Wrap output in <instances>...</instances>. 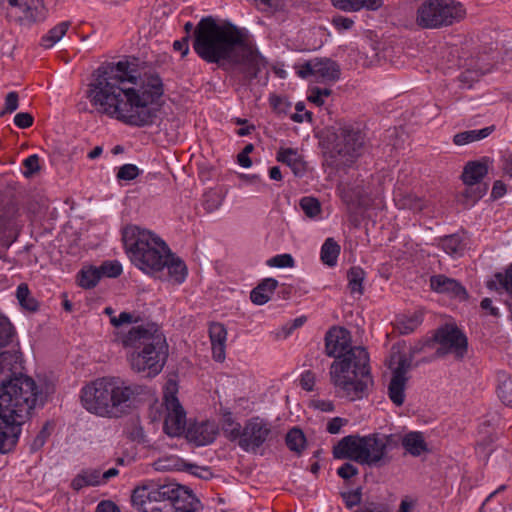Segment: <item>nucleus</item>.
<instances>
[{"instance_id": "obj_27", "label": "nucleus", "mask_w": 512, "mask_h": 512, "mask_svg": "<svg viewBox=\"0 0 512 512\" xmlns=\"http://www.w3.org/2000/svg\"><path fill=\"white\" fill-rule=\"evenodd\" d=\"M440 246L445 253L451 256H461L466 248L459 234L446 235L440 239Z\"/></svg>"}, {"instance_id": "obj_50", "label": "nucleus", "mask_w": 512, "mask_h": 512, "mask_svg": "<svg viewBox=\"0 0 512 512\" xmlns=\"http://www.w3.org/2000/svg\"><path fill=\"white\" fill-rule=\"evenodd\" d=\"M183 469L202 479H209L212 477V472L208 467H201L192 463H183Z\"/></svg>"}, {"instance_id": "obj_4", "label": "nucleus", "mask_w": 512, "mask_h": 512, "mask_svg": "<svg viewBox=\"0 0 512 512\" xmlns=\"http://www.w3.org/2000/svg\"><path fill=\"white\" fill-rule=\"evenodd\" d=\"M325 351L335 358L329 375L336 391L351 401L366 397L373 385L366 349L351 346L350 332L335 326L325 335Z\"/></svg>"}, {"instance_id": "obj_9", "label": "nucleus", "mask_w": 512, "mask_h": 512, "mask_svg": "<svg viewBox=\"0 0 512 512\" xmlns=\"http://www.w3.org/2000/svg\"><path fill=\"white\" fill-rule=\"evenodd\" d=\"M466 17L463 4L455 0H425L417 9L415 22L422 29H441Z\"/></svg>"}, {"instance_id": "obj_32", "label": "nucleus", "mask_w": 512, "mask_h": 512, "mask_svg": "<svg viewBox=\"0 0 512 512\" xmlns=\"http://www.w3.org/2000/svg\"><path fill=\"white\" fill-rule=\"evenodd\" d=\"M16 298L23 309L30 312H35L38 310V301L31 296L30 290L26 283H21L17 287Z\"/></svg>"}, {"instance_id": "obj_48", "label": "nucleus", "mask_w": 512, "mask_h": 512, "mask_svg": "<svg viewBox=\"0 0 512 512\" xmlns=\"http://www.w3.org/2000/svg\"><path fill=\"white\" fill-rule=\"evenodd\" d=\"M267 265L270 267H277V268H292L295 265V261L293 257L290 254H279L272 258H270L267 261Z\"/></svg>"}, {"instance_id": "obj_61", "label": "nucleus", "mask_w": 512, "mask_h": 512, "mask_svg": "<svg viewBox=\"0 0 512 512\" xmlns=\"http://www.w3.org/2000/svg\"><path fill=\"white\" fill-rule=\"evenodd\" d=\"M354 512H389L387 507L380 503H367L355 510Z\"/></svg>"}, {"instance_id": "obj_2", "label": "nucleus", "mask_w": 512, "mask_h": 512, "mask_svg": "<svg viewBox=\"0 0 512 512\" xmlns=\"http://www.w3.org/2000/svg\"><path fill=\"white\" fill-rule=\"evenodd\" d=\"M364 148V135L358 129L335 122L322 132V165L335 168L338 192L351 214L360 215L373 202L369 184L352 168Z\"/></svg>"}, {"instance_id": "obj_3", "label": "nucleus", "mask_w": 512, "mask_h": 512, "mask_svg": "<svg viewBox=\"0 0 512 512\" xmlns=\"http://www.w3.org/2000/svg\"><path fill=\"white\" fill-rule=\"evenodd\" d=\"M193 49L204 61L224 70L239 68L250 78H256L267 64L244 29L231 23L220 25L211 16L197 24Z\"/></svg>"}, {"instance_id": "obj_5", "label": "nucleus", "mask_w": 512, "mask_h": 512, "mask_svg": "<svg viewBox=\"0 0 512 512\" xmlns=\"http://www.w3.org/2000/svg\"><path fill=\"white\" fill-rule=\"evenodd\" d=\"M39 389L33 379L18 377L0 388V453L10 452L17 444L22 425L35 408Z\"/></svg>"}, {"instance_id": "obj_8", "label": "nucleus", "mask_w": 512, "mask_h": 512, "mask_svg": "<svg viewBox=\"0 0 512 512\" xmlns=\"http://www.w3.org/2000/svg\"><path fill=\"white\" fill-rule=\"evenodd\" d=\"M122 240L131 262L143 272L155 275L165 268L170 248L155 233L128 225L122 231Z\"/></svg>"}, {"instance_id": "obj_23", "label": "nucleus", "mask_w": 512, "mask_h": 512, "mask_svg": "<svg viewBox=\"0 0 512 512\" xmlns=\"http://www.w3.org/2000/svg\"><path fill=\"white\" fill-rule=\"evenodd\" d=\"M488 167L485 162L470 161L468 162L462 173L464 184H477L487 175Z\"/></svg>"}, {"instance_id": "obj_46", "label": "nucleus", "mask_w": 512, "mask_h": 512, "mask_svg": "<svg viewBox=\"0 0 512 512\" xmlns=\"http://www.w3.org/2000/svg\"><path fill=\"white\" fill-rule=\"evenodd\" d=\"M100 276L116 278L122 273V266L118 261H106L99 268Z\"/></svg>"}, {"instance_id": "obj_51", "label": "nucleus", "mask_w": 512, "mask_h": 512, "mask_svg": "<svg viewBox=\"0 0 512 512\" xmlns=\"http://www.w3.org/2000/svg\"><path fill=\"white\" fill-rule=\"evenodd\" d=\"M23 165L26 168V170L23 173L24 176L31 177L33 174L40 170L38 155H30L28 158L24 160Z\"/></svg>"}, {"instance_id": "obj_57", "label": "nucleus", "mask_w": 512, "mask_h": 512, "mask_svg": "<svg viewBox=\"0 0 512 512\" xmlns=\"http://www.w3.org/2000/svg\"><path fill=\"white\" fill-rule=\"evenodd\" d=\"M295 109L296 113L291 117L293 121L301 123L304 121V118H306L307 121L311 122L312 113L310 111H305L304 114H301V112L305 110V105L303 102H298L295 106Z\"/></svg>"}, {"instance_id": "obj_14", "label": "nucleus", "mask_w": 512, "mask_h": 512, "mask_svg": "<svg viewBox=\"0 0 512 512\" xmlns=\"http://www.w3.org/2000/svg\"><path fill=\"white\" fill-rule=\"evenodd\" d=\"M362 465L382 466L390 462L391 458L385 451V443L379 438V433L365 436Z\"/></svg>"}, {"instance_id": "obj_36", "label": "nucleus", "mask_w": 512, "mask_h": 512, "mask_svg": "<svg viewBox=\"0 0 512 512\" xmlns=\"http://www.w3.org/2000/svg\"><path fill=\"white\" fill-rule=\"evenodd\" d=\"M348 288L351 293H363V281L365 278V272L358 266L351 267L347 272Z\"/></svg>"}, {"instance_id": "obj_30", "label": "nucleus", "mask_w": 512, "mask_h": 512, "mask_svg": "<svg viewBox=\"0 0 512 512\" xmlns=\"http://www.w3.org/2000/svg\"><path fill=\"white\" fill-rule=\"evenodd\" d=\"M341 67L329 58H322V84H334L341 77Z\"/></svg>"}, {"instance_id": "obj_25", "label": "nucleus", "mask_w": 512, "mask_h": 512, "mask_svg": "<svg viewBox=\"0 0 512 512\" xmlns=\"http://www.w3.org/2000/svg\"><path fill=\"white\" fill-rule=\"evenodd\" d=\"M101 482V471L98 469H85L78 473L71 482L75 491H80L86 486H97Z\"/></svg>"}, {"instance_id": "obj_26", "label": "nucleus", "mask_w": 512, "mask_h": 512, "mask_svg": "<svg viewBox=\"0 0 512 512\" xmlns=\"http://www.w3.org/2000/svg\"><path fill=\"white\" fill-rule=\"evenodd\" d=\"M277 160L289 166L295 176L303 175L305 170L304 163L292 148L280 149L277 153Z\"/></svg>"}, {"instance_id": "obj_55", "label": "nucleus", "mask_w": 512, "mask_h": 512, "mask_svg": "<svg viewBox=\"0 0 512 512\" xmlns=\"http://www.w3.org/2000/svg\"><path fill=\"white\" fill-rule=\"evenodd\" d=\"M33 121V116L27 112L17 113L14 117L15 125L21 129L29 128L30 126H32Z\"/></svg>"}, {"instance_id": "obj_53", "label": "nucleus", "mask_w": 512, "mask_h": 512, "mask_svg": "<svg viewBox=\"0 0 512 512\" xmlns=\"http://www.w3.org/2000/svg\"><path fill=\"white\" fill-rule=\"evenodd\" d=\"M19 97L16 92H9L5 98V109L0 112V116L5 113H12L18 108Z\"/></svg>"}, {"instance_id": "obj_31", "label": "nucleus", "mask_w": 512, "mask_h": 512, "mask_svg": "<svg viewBox=\"0 0 512 512\" xmlns=\"http://www.w3.org/2000/svg\"><path fill=\"white\" fill-rule=\"evenodd\" d=\"M70 25L71 23L69 21H63L51 28L48 33L42 37V46L50 48L59 42L67 33Z\"/></svg>"}, {"instance_id": "obj_19", "label": "nucleus", "mask_w": 512, "mask_h": 512, "mask_svg": "<svg viewBox=\"0 0 512 512\" xmlns=\"http://www.w3.org/2000/svg\"><path fill=\"white\" fill-rule=\"evenodd\" d=\"M209 337L214 360L218 362L224 361L227 339V330L225 326L219 322L211 323L209 326Z\"/></svg>"}, {"instance_id": "obj_7", "label": "nucleus", "mask_w": 512, "mask_h": 512, "mask_svg": "<svg viewBox=\"0 0 512 512\" xmlns=\"http://www.w3.org/2000/svg\"><path fill=\"white\" fill-rule=\"evenodd\" d=\"M120 341L127 352L131 369L146 377L158 375L168 358L166 338L156 323L133 326Z\"/></svg>"}, {"instance_id": "obj_62", "label": "nucleus", "mask_w": 512, "mask_h": 512, "mask_svg": "<svg viewBox=\"0 0 512 512\" xmlns=\"http://www.w3.org/2000/svg\"><path fill=\"white\" fill-rule=\"evenodd\" d=\"M175 51L180 52L182 57H185L189 53V36H184L180 40H176L173 43Z\"/></svg>"}, {"instance_id": "obj_13", "label": "nucleus", "mask_w": 512, "mask_h": 512, "mask_svg": "<svg viewBox=\"0 0 512 512\" xmlns=\"http://www.w3.org/2000/svg\"><path fill=\"white\" fill-rule=\"evenodd\" d=\"M365 436L348 435L343 437L333 447V456L336 459H349L362 464Z\"/></svg>"}, {"instance_id": "obj_18", "label": "nucleus", "mask_w": 512, "mask_h": 512, "mask_svg": "<svg viewBox=\"0 0 512 512\" xmlns=\"http://www.w3.org/2000/svg\"><path fill=\"white\" fill-rule=\"evenodd\" d=\"M430 286L437 293H446L460 300L468 298V293L461 283L442 274L431 276Z\"/></svg>"}, {"instance_id": "obj_43", "label": "nucleus", "mask_w": 512, "mask_h": 512, "mask_svg": "<svg viewBox=\"0 0 512 512\" xmlns=\"http://www.w3.org/2000/svg\"><path fill=\"white\" fill-rule=\"evenodd\" d=\"M222 203V197L216 190H209L203 195V207L208 212L211 213L218 209V207Z\"/></svg>"}, {"instance_id": "obj_35", "label": "nucleus", "mask_w": 512, "mask_h": 512, "mask_svg": "<svg viewBox=\"0 0 512 512\" xmlns=\"http://www.w3.org/2000/svg\"><path fill=\"white\" fill-rule=\"evenodd\" d=\"M466 189L463 192V197L465 198V205L472 206L479 199H481L488 190V184L480 182L477 184H465Z\"/></svg>"}, {"instance_id": "obj_59", "label": "nucleus", "mask_w": 512, "mask_h": 512, "mask_svg": "<svg viewBox=\"0 0 512 512\" xmlns=\"http://www.w3.org/2000/svg\"><path fill=\"white\" fill-rule=\"evenodd\" d=\"M300 385L304 390H313L315 385V375L311 371H306L301 376Z\"/></svg>"}, {"instance_id": "obj_58", "label": "nucleus", "mask_w": 512, "mask_h": 512, "mask_svg": "<svg viewBox=\"0 0 512 512\" xmlns=\"http://www.w3.org/2000/svg\"><path fill=\"white\" fill-rule=\"evenodd\" d=\"M380 440L385 443V451L388 454V449H393L398 447L400 441L402 438L398 435L390 434V435H384L379 434Z\"/></svg>"}, {"instance_id": "obj_37", "label": "nucleus", "mask_w": 512, "mask_h": 512, "mask_svg": "<svg viewBox=\"0 0 512 512\" xmlns=\"http://www.w3.org/2000/svg\"><path fill=\"white\" fill-rule=\"evenodd\" d=\"M287 447L297 453L300 454L301 451L304 449L306 444V438L302 430L298 428L291 429L285 438Z\"/></svg>"}, {"instance_id": "obj_33", "label": "nucleus", "mask_w": 512, "mask_h": 512, "mask_svg": "<svg viewBox=\"0 0 512 512\" xmlns=\"http://www.w3.org/2000/svg\"><path fill=\"white\" fill-rule=\"evenodd\" d=\"M222 430L225 437L230 441L241 439L243 428L240 423L236 422L230 412L226 413L223 417Z\"/></svg>"}, {"instance_id": "obj_34", "label": "nucleus", "mask_w": 512, "mask_h": 512, "mask_svg": "<svg viewBox=\"0 0 512 512\" xmlns=\"http://www.w3.org/2000/svg\"><path fill=\"white\" fill-rule=\"evenodd\" d=\"M25 17L31 22L44 20L46 9L42 0H30L24 2Z\"/></svg>"}, {"instance_id": "obj_60", "label": "nucleus", "mask_w": 512, "mask_h": 512, "mask_svg": "<svg viewBox=\"0 0 512 512\" xmlns=\"http://www.w3.org/2000/svg\"><path fill=\"white\" fill-rule=\"evenodd\" d=\"M259 9L273 11L280 7L281 0H254Z\"/></svg>"}, {"instance_id": "obj_1", "label": "nucleus", "mask_w": 512, "mask_h": 512, "mask_svg": "<svg viewBox=\"0 0 512 512\" xmlns=\"http://www.w3.org/2000/svg\"><path fill=\"white\" fill-rule=\"evenodd\" d=\"M130 66L128 61L102 64L88 84L86 98L99 114L137 127L152 125L159 118L162 80L151 75L140 88L128 87L136 81Z\"/></svg>"}, {"instance_id": "obj_28", "label": "nucleus", "mask_w": 512, "mask_h": 512, "mask_svg": "<svg viewBox=\"0 0 512 512\" xmlns=\"http://www.w3.org/2000/svg\"><path fill=\"white\" fill-rule=\"evenodd\" d=\"M341 246L333 239L327 238L322 244V263L334 267L337 265Z\"/></svg>"}, {"instance_id": "obj_10", "label": "nucleus", "mask_w": 512, "mask_h": 512, "mask_svg": "<svg viewBox=\"0 0 512 512\" xmlns=\"http://www.w3.org/2000/svg\"><path fill=\"white\" fill-rule=\"evenodd\" d=\"M433 341L441 345L436 351L437 356H443L448 352H453L457 358L461 359L467 352V337L454 325L447 324L438 328L434 334Z\"/></svg>"}, {"instance_id": "obj_41", "label": "nucleus", "mask_w": 512, "mask_h": 512, "mask_svg": "<svg viewBox=\"0 0 512 512\" xmlns=\"http://www.w3.org/2000/svg\"><path fill=\"white\" fill-rule=\"evenodd\" d=\"M299 205L308 218H314L320 214V202L315 197L305 196L300 199Z\"/></svg>"}, {"instance_id": "obj_29", "label": "nucleus", "mask_w": 512, "mask_h": 512, "mask_svg": "<svg viewBox=\"0 0 512 512\" xmlns=\"http://www.w3.org/2000/svg\"><path fill=\"white\" fill-rule=\"evenodd\" d=\"M493 129H494V127L490 126V127H485L480 130H469V131L460 132L454 136L453 142L456 145L461 146V145H465V144H468V143H471V142H474V141H477L480 139H484L491 134Z\"/></svg>"}, {"instance_id": "obj_47", "label": "nucleus", "mask_w": 512, "mask_h": 512, "mask_svg": "<svg viewBox=\"0 0 512 512\" xmlns=\"http://www.w3.org/2000/svg\"><path fill=\"white\" fill-rule=\"evenodd\" d=\"M333 95V91L329 88H322V107L325 109L327 115L330 117L336 115L338 112L339 101L333 96L331 103H328L324 98Z\"/></svg>"}, {"instance_id": "obj_12", "label": "nucleus", "mask_w": 512, "mask_h": 512, "mask_svg": "<svg viewBox=\"0 0 512 512\" xmlns=\"http://www.w3.org/2000/svg\"><path fill=\"white\" fill-rule=\"evenodd\" d=\"M167 415L164 430L170 436L180 435L186 426V413L175 395H165Z\"/></svg>"}, {"instance_id": "obj_20", "label": "nucleus", "mask_w": 512, "mask_h": 512, "mask_svg": "<svg viewBox=\"0 0 512 512\" xmlns=\"http://www.w3.org/2000/svg\"><path fill=\"white\" fill-rule=\"evenodd\" d=\"M331 3L344 12H358L362 9L376 11L383 6V0H331Z\"/></svg>"}, {"instance_id": "obj_49", "label": "nucleus", "mask_w": 512, "mask_h": 512, "mask_svg": "<svg viewBox=\"0 0 512 512\" xmlns=\"http://www.w3.org/2000/svg\"><path fill=\"white\" fill-rule=\"evenodd\" d=\"M140 171L139 168L134 164H125L121 166L117 172L118 180L131 181L134 180Z\"/></svg>"}, {"instance_id": "obj_52", "label": "nucleus", "mask_w": 512, "mask_h": 512, "mask_svg": "<svg viewBox=\"0 0 512 512\" xmlns=\"http://www.w3.org/2000/svg\"><path fill=\"white\" fill-rule=\"evenodd\" d=\"M332 24L339 32H342L350 30L354 25V20L349 17L337 15L332 18Z\"/></svg>"}, {"instance_id": "obj_40", "label": "nucleus", "mask_w": 512, "mask_h": 512, "mask_svg": "<svg viewBox=\"0 0 512 512\" xmlns=\"http://www.w3.org/2000/svg\"><path fill=\"white\" fill-rule=\"evenodd\" d=\"M15 335V330L10 320L0 315V348L9 345Z\"/></svg>"}, {"instance_id": "obj_39", "label": "nucleus", "mask_w": 512, "mask_h": 512, "mask_svg": "<svg viewBox=\"0 0 512 512\" xmlns=\"http://www.w3.org/2000/svg\"><path fill=\"white\" fill-rule=\"evenodd\" d=\"M100 278V270H98L97 268L81 270L78 275V284L82 288L91 289L97 285Z\"/></svg>"}, {"instance_id": "obj_54", "label": "nucleus", "mask_w": 512, "mask_h": 512, "mask_svg": "<svg viewBox=\"0 0 512 512\" xmlns=\"http://www.w3.org/2000/svg\"><path fill=\"white\" fill-rule=\"evenodd\" d=\"M337 474L342 479L348 480L358 474V468L352 463L346 462L337 469Z\"/></svg>"}, {"instance_id": "obj_15", "label": "nucleus", "mask_w": 512, "mask_h": 512, "mask_svg": "<svg viewBox=\"0 0 512 512\" xmlns=\"http://www.w3.org/2000/svg\"><path fill=\"white\" fill-rule=\"evenodd\" d=\"M410 370V359L402 358L398 361L397 367L393 370L392 378L388 386V396L396 406L403 405L405 401V386L408 378L407 372Z\"/></svg>"}, {"instance_id": "obj_17", "label": "nucleus", "mask_w": 512, "mask_h": 512, "mask_svg": "<svg viewBox=\"0 0 512 512\" xmlns=\"http://www.w3.org/2000/svg\"><path fill=\"white\" fill-rule=\"evenodd\" d=\"M218 434V426L213 421L194 423L187 429L186 438L197 446L211 444Z\"/></svg>"}, {"instance_id": "obj_44", "label": "nucleus", "mask_w": 512, "mask_h": 512, "mask_svg": "<svg viewBox=\"0 0 512 512\" xmlns=\"http://www.w3.org/2000/svg\"><path fill=\"white\" fill-rule=\"evenodd\" d=\"M173 491V484L161 485L155 489L149 490L150 502L151 501H169Z\"/></svg>"}, {"instance_id": "obj_6", "label": "nucleus", "mask_w": 512, "mask_h": 512, "mask_svg": "<svg viewBox=\"0 0 512 512\" xmlns=\"http://www.w3.org/2000/svg\"><path fill=\"white\" fill-rule=\"evenodd\" d=\"M145 387L132 384L119 377H103L82 389L84 408L96 415L119 418L128 414Z\"/></svg>"}, {"instance_id": "obj_24", "label": "nucleus", "mask_w": 512, "mask_h": 512, "mask_svg": "<svg viewBox=\"0 0 512 512\" xmlns=\"http://www.w3.org/2000/svg\"><path fill=\"white\" fill-rule=\"evenodd\" d=\"M401 444L409 454L415 457L428 451L427 444L421 432H409L402 437Z\"/></svg>"}, {"instance_id": "obj_11", "label": "nucleus", "mask_w": 512, "mask_h": 512, "mask_svg": "<svg viewBox=\"0 0 512 512\" xmlns=\"http://www.w3.org/2000/svg\"><path fill=\"white\" fill-rule=\"evenodd\" d=\"M271 433L269 424L259 417L249 419L244 427L238 445L246 452L256 453Z\"/></svg>"}, {"instance_id": "obj_42", "label": "nucleus", "mask_w": 512, "mask_h": 512, "mask_svg": "<svg viewBox=\"0 0 512 512\" xmlns=\"http://www.w3.org/2000/svg\"><path fill=\"white\" fill-rule=\"evenodd\" d=\"M132 504L143 512H148L147 502H150L149 490L147 487H137L131 496Z\"/></svg>"}, {"instance_id": "obj_38", "label": "nucleus", "mask_w": 512, "mask_h": 512, "mask_svg": "<svg viewBox=\"0 0 512 512\" xmlns=\"http://www.w3.org/2000/svg\"><path fill=\"white\" fill-rule=\"evenodd\" d=\"M422 323V315L414 313L410 317L399 319L396 323V329L402 335H407L414 332Z\"/></svg>"}, {"instance_id": "obj_63", "label": "nucleus", "mask_w": 512, "mask_h": 512, "mask_svg": "<svg viewBox=\"0 0 512 512\" xmlns=\"http://www.w3.org/2000/svg\"><path fill=\"white\" fill-rule=\"evenodd\" d=\"M48 436H49V433L47 431V427L44 426L42 428V430L38 433V435L34 438L32 444H31V449L32 450L40 449L46 442V439Z\"/></svg>"}, {"instance_id": "obj_45", "label": "nucleus", "mask_w": 512, "mask_h": 512, "mask_svg": "<svg viewBox=\"0 0 512 512\" xmlns=\"http://www.w3.org/2000/svg\"><path fill=\"white\" fill-rule=\"evenodd\" d=\"M500 400L507 406L512 407V378L502 381L497 389Z\"/></svg>"}, {"instance_id": "obj_16", "label": "nucleus", "mask_w": 512, "mask_h": 512, "mask_svg": "<svg viewBox=\"0 0 512 512\" xmlns=\"http://www.w3.org/2000/svg\"><path fill=\"white\" fill-rule=\"evenodd\" d=\"M169 502L176 512H197L201 507L200 501L187 487L173 484V491Z\"/></svg>"}, {"instance_id": "obj_21", "label": "nucleus", "mask_w": 512, "mask_h": 512, "mask_svg": "<svg viewBox=\"0 0 512 512\" xmlns=\"http://www.w3.org/2000/svg\"><path fill=\"white\" fill-rule=\"evenodd\" d=\"M278 286L274 278L263 279L250 293V299L255 305L267 303Z\"/></svg>"}, {"instance_id": "obj_64", "label": "nucleus", "mask_w": 512, "mask_h": 512, "mask_svg": "<svg viewBox=\"0 0 512 512\" xmlns=\"http://www.w3.org/2000/svg\"><path fill=\"white\" fill-rule=\"evenodd\" d=\"M95 512H119V507L110 500L101 501Z\"/></svg>"}, {"instance_id": "obj_22", "label": "nucleus", "mask_w": 512, "mask_h": 512, "mask_svg": "<svg viewBox=\"0 0 512 512\" xmlns=\"http://www.w3.org/2000/svg\"><path fill=\"white\" fill-rule=\"evenodd\" d=\"M168 271V279L174 284H181L185 281L187 276V267L185 263L171 251L165 264Z\"/></svg>"}, {"instance_id": "obj_56", "label": "nucleus", "mask_w": 512, "mask_h": 512, "mask_svg": "<svg viewBox=\"0 0 512 512\" xmlns=\"http://www.w3.org/2000/svg\"><path fill=\"white\" fill-rule=\"evenodd\" d=\"M343 499L346 503V506L348 508H352L356 505H359L361 503V499H362V493H361V489L358 488L354 491H351V492H348V493H344L343 494Z\"/></svg>"}]
</instances>
